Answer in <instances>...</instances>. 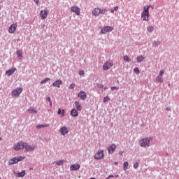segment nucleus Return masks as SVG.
Here are the masks:
<instances>
[{"instance_id":"1","label":"nucleus","mask_w":179,"mask_h":179,"mask_svg":"<svg viewBox=\"0 0 179 179\" xmlns=\"http://www.w3.org/2000/svg\"><path fill=\"white\" fill-rule=\"evenodd\" d=\"M152 8L153 9V6H145L143 9V12L141 13V19L143 22H149L150 19L149 17L150 16V14L149 13V8Z\"/></svg>"},{"instance_id":"2","label":"nucleus","mask_w":179,"mask_h":179,"mask_svg":"<svg viewBox=\"0 0 179 179\" xmlns=\"http://www.w3.org/2000/svg\"><path fill=\"white\" fill-rule=\"evenodd\" d=\"M152 138H144L139 141L138 143L141 148H149Z\"/></svg>"},{"instance_id":"3","label":"nucleus","mask_w":179,"mask_h":179,"mask_svg":"<svg viewBox=\"0 0 179 179\" xmlns=\"http://www.w3.org/2000/svg\"><path fill=\"white\" fill-rule=\"evenodd\" d=\"M107 12V9L101 8H95L92 10L93 16H100V15H104Z\"/></svg>"},{"instance_id":"4","label":"nucleus","mask_w":179,"mask_h":179,"mask_svg":"<svg viewBox=\"0 0 179 179\" xmlns=\"http://www.w3.org/2000/svg\"><path fill=\"white\" fill-rule=\"evenodd\" d=\"M25 146H27V143L20 141L13 145V149L14 150H23Z\"/></svg>"},{"instance_id":"5","label":"nucleus","mask_w":179,"mask_h":179,"mask_svg":"<svg viewBox=\"0 0 179 179\" xmlns=\"http://www.w3.org/2000/svg\"><path fill=\"white\" fill-rule=\"evenodd\" d=\"M25 157L23 156H19L14 158H12L9 160L8 164L9 166H12V164H16L17 163H19V162H22V160H24Z\"/></svg>"},{"instance_id":"6","label":"nucleus","mask_w":179,"mask_h":179,"mask_svg":"<svg viewBox=\"0 0 179 179\" xmlns=\"http://www.w3.org/2000/svg\"><path fill=\"white\" fill-rule=\"evenodd\" d=\"M114 30L113 27L105 26L101 30V34H106V33H110Z\"/></svg>"},{"instance_id":"7","label":"nucleus","mask_w":179,"mask_h":179,"mask_svg":"<svg viewBox=\"0 0 179 179\" xmlns=\"http://www.w3.org/2000/svg\"><path fill=\"white\" fill-rule=\"evenodd\" d=\"M71 12L75 13L77 16H80V8L76 6L71 8Z\"/></svg>"},{"instance_id":"8","label":"nucleus","mask_w":179,"mask_h":179,"mask_svg":"<svg viewBox=\"0 0 179 179\" xmlns=\"http://www.w3.org/2000/svg\"><path fill=\"white\" fill-rule=\"evenodd\" d=\"M23 92V89L22 88H17L12 92V96L13 97H19L20 95V93Z\"/></svg>"},{"instance_id":"9","label":"nucleus","mask_w":179,"mask_h":179,"mask_svg":"<svg viewBox=\"0 0 179 179\" xmlns=\"http://www.w3.org/2000/svg\"><path fill=\"white\" fill-rule=\"evenodd\" d=\"M94 158L96 159V160H101V159L104 158V150H101L98 152L95 155Z\"/></svg>"},{"instance_id":"10","label":"nucleus","mask_w":179,"mask_h":179,"mask_svg":"<svg viewBox=\"0 0 179 179\" xmlns=\"http://www.w3.org/2000/svg\"><path fill=\"white\" fill-rule=\"evenodd\" d=\"M48 16V11L47 10H42L40 12V17L44 20L45 19H47V17Z\"/></svg>"},{"instance_id":"11","label":"nucleus","mask_w":179,"mask_h":179,"mask_svg":"<svg viewBox=\"0 0 179 179\" xmlns=\"http://www.w3.org/2000/svg\"><path fill=\"white\" fill-rule=\"evenodd\" d=\"M59 132L62 135H63V136H65V135H68L69 130L68 129V127H66V126H64L60 128Z\"/></svg>"},{"instance_id":"12","label":"nucleus","mask_w":179,"mask_h":179,"mask_svg":"<svg viewBox=\"0 0 179 179\" xmlns=\"http://www.w3.org/2000/svg\"><path fill=\"white\" fill-rule=\"evenodd\" d=\"M113 63H110L108 62H105L103 66V71H108L111 69V68H113Z\"/></svg>"},{"instance_id":"13","label":"nucleus","mask_w":179,"mask_h":179,"mask_svg":"<svg viewBox=\"0 0 179 179\" xmlns=\"http://www.w3.org/2000/svg\"><path fill=\"white\" fill-rule=\"evenodd\" d=\"M16 29H17V24L14 23L12 24L11 26L8 29V32L12 34L16 31Z\"/></svg>"},{"instance_id":"14","label":"nucleus","mask_w":179,"mask_h":179,"mask_svg":"<svg viewBox=\"0 0 179 179\" xmlns=\"http://www.w3.org/2000/svg\"><path fill=\"white\" fill-rule=\"evenodd\" d=\"M115 149H117V145L115 144H111L110 146L108 148L109 155H113V153L115 152Z\"/></svg>"},{"instance_id":"15","label":"nucleus","mask_w":179,"mask_h":179,"mask_svg":"<svg viewBox=\"0 0 179 179\" xmlns=\"http://www.w3.org/2000/svg\"><path fill=\"white\" fill-rule=\"evenodd\" d=\"M78 97H80V100L85 101L86 100L87 95L85 91H80L78 94Z\"/></svg>"},{"instance_id":"16","label":"nucleus","mask_w":179,"mask_h":179,"mask_svg":"<svg viewBox=\"0 0 179 179\" xmlns=\"http://www.w3.org/2000/svg\"><path fill=\"white\" fill-rule=\"evenodd\" d=\"M24 149L27 152H33L36 149V145H29V143H27V146L24 147Z\"/></svg>"},{"instance_id":"17","label":"nucleus","mask_w":179,"mask_h":179,"mask_svg":"<svg viewBox=\"0 0 179 179\" xmlns=\"http://www.w3.org/2000/svg\"><path fill=\"white\" fill-rule=\"evenodd\" d=\"M79 169H80V165L79 164H75L70 166L71 171H76V170H79Z\"/></svg>"},{"instance_id":"18","label":"nucleus","mask_w":179,"mask_h":179,"mask_svg":"<svg viewBox=\"0 0 179 179\" xmlns=\"http://www.w3.org/2000/svg\"><path fill=\"white\" fill-rule=\"evenodd\" d=\"M74 104L77 111H82V105H80V102H79V101H76Z\"/></svg>"},{"instance_id":"19","label":"nucleus","mask_w":179,"mask_h":179,"mask_svg":"<svg viewBox=\"0 0 179 179\" xmlns=\"http://www.w3.org/2000/svg\"><path fill=\"white\" fill-rule=\"evenodd\" d=\"M15 177L23 178L26 176V171L23 170L20 173L14 172Z\"/></svg>"},{"instance_id":"20","label":"nucleus","mask_w":179,"mask_h":179,"mask_svg":"<svg viewBox=\"0 0 179 179\" xmlns=\"http://www.w3.org/2000/svg\"><path fill=\"white\" fill-rule=\"evenodd\" d=\"M60 85H62V80H57L56 81H55L52 84V86L54 87H58V88H60L61 86H59Z\"/></svg>"},{"instance_id":"21","label":"nucleus","mask_w":179,"mask_h":179,"mask_svg":"<svg viewBox=\"0 0 179 179\" xmlns=\"http://www.w3.org/2000/svg\"><path fill=\"white\" fill-rule=\"evenodd\" d=\"M15 71L16 68H13L12 69L6 71V75H7V76H10V75H13V73H15Z\"/></svg>"},{"instance_id":"22","label":"nucleus","mask_w":179,"mask_h":179,"mask_svg":"<svg viewBox=\"0 0 179 179\" xmlns=\"http://www.w3.org/2000/svg\"><path fill=\"white\" fill-rule=\"evenodd\" d=\"M71 115L72 117H78L79 115V113H78V110L76 109H72L71 111Z\"/></svg>"},{"instance_id":"23","label":"nucleus","mask_w":179,"mask_h":179,"mask_svg":"<svg viewBox=\"0 0 179 179\" xmlns=\"http://www.w3.org/2000/svg\"><path fill=\"white\" fill-rule=\"evenodd\" d=\"M57 114L58 115H61V117H64V116L65 115V110L62 109L61 110V108H59L57 111Z\"/></svg>"},{"instance_id":"24","label":"nucleus","mask_w":179,"mask_h":179,"mask_svg":"<svg viewBox=\"0 0 179 179\" xmlns=\"http://www.w3.org/2000/svg\"><path fill=\"white\" fill-rule=\"evenodd\" d=\"M17 55L19 59H22L23 58V55H22V50H17Z\"/></svg>"},{"instance_id":"25","label":"nucleus","mask_w":179,"mask_h":179,"mask_svg":"<svg viewBox=\"0 0 179 179\" xmlns=\"http://www.w3.org/2000/svg\"><path fill=\"white\" fill-rule=\"evenodd\" d=\"M143 61H145V57L143 56L137 57V62H142Z\"/></svg>"},{"instance_id":"26","label":"nucleus","mask_w":179,"mask_h":179,"mask_svg":"<svg viewBox=\"0 0 179 179\" xmlns=\"http://www.w3.org/2000/svg\"><path fill=\"white\" fill-rule=\"evenodd\" d=\"M128 166H129V164H128L127 162H124L123 169L124 171H127V170H128Z\"/></svg>"},{"instance_id":"27","label":"nucleus","mask_w":179,"mask_h":179,"mask_svg":"<svg viewBox=\"0 0 179 179\" xmlns=\"http://www.w3.org/2000/svg\"><path fill=\"white\" fill-rule=\"evenodd\" d=\"M47 127H50L49 124H45V125H43V124H39L38 126H36L37 129H41V128H47Z\"/></svg>"},{"instance_id":"28","label":"nucleus","mask_w":179,"mask_h":179,"mask_svg":"<svg viewBox=\"0 0 179 179\" xmlns=\"http://www.w3.org/2000/svg\"><path fill=\"white\" fill-rule=\"evenodd\" d=\"M123 59H124V61H126V62H131V58H129V57H128V55H124L123 57Z\"/></svg>"},{"instance_id":"29","label":"nucleus","mask_w":179,"mask_h":179,"mask_svg":"<svg viewBox=\"0 0 179 179\" xmlns=\"http://www.w3.org/2000/svg\"><path fill=\"white\" fill-rule=\"evenodd\" d=\"M28 113H31V114H37V110H36V109H28L27 110Z\"/></svg>"},{"instance_id":"30","label":"nucleus","mask_w":179,"mask_h":179,"mask_svg":"<svg viewBox=\"0 0 179 179\" xmlns=\"http://www.w3.org/2000/svg\"><path fill=\"white\" fill-rule=\"evenodd\" d=\"M157 82H159V83H163V78L162 76H158L157 78Z\"/></svg>"},{"instance_id":"31","label":"nucleus","mask_w":179,"mask_h":179,"mask_svg":"<svg viewBox=\"0 0 179 179\" xmlns=\"http://www.w3.org/2000/svg\"><path fill=\"white\" fill-rule=\"evenodd\" d=\"M56 164L57 166H62V164H64V160H59L56 162Z\"/></svg>"},{"instance_id":"32","label":"nucleus","mask_w":179,"mask_h":179,"mask_svg":"<svg viewBox=\"0 0 179 179\" xmlns=\"http://www.w3.org/2000/svg\"><path fill=\"white\" fill-rule=\"evenodd\" d=\"M134 71L135 72V73H136L137 75H139V73H141V71H139V69L138 67L134 68Z\"/></svg>"},{"instance_id":"33","label":"nucleus","mask_w":179,"mask_h":179,"mask_svg":"<svg viewBox=\"0 0 179 179\" xmlns=\"http://www.w3.org/2000/svg\"><path fill=\"white\" fill-rule=\"evenodd\" d=\"M48 80H50V78H45L44 80H43L41 82V85H44V83L48 82Z\"/></svg>"},{"instance_id":"34","label":"nucleus","mask_w":179,"mask_h":179,"mask_svg":"<svg viewBox=\"0 0 179 179\" xmlns=\"http://www.w3.org/2000/svg\"><path fill=\"white\" fill-rule=\"evenodd\" d=\"M153 29H154V27H148V28H147V30L148 31H153Z\"/></svg>"},{"instance_id":"35","label":"nucleus","mask_w":179,"mask_h":179,"mask_svg":"<svg viewBox=\"0 0 179 179\" xmlns=\"http://www.w3.org/2000/svg\"><path fill=\"white\" fill-rule=\"evenodd\" d=\"M69 89H75V83H72L69 85Z\"/></svg>"},{"instance_id":"36","label":"nucleus","mask_w":179,"mask_h":179,"mask_svg":"<svg viewBox=\"0 0 179 179\" xmlns=\"http://www.w3.org/2000/svg\"><path fill=\"white\" fill-rule=\"evenodd\" d=\"M108 100H110V98L108 96H106L103 99V103H107V101H108Z\"/></svg>"},{"instance_id":"37","label":"nucleus","mask_w":179,"mask_h":179,"mask_svg":"<svg viewBox=\"0 0 179 179\" xmlns=\"http://www.w3.org/2000/svg\"><path fill=\"white\" fill-rule=\"evenodd\" d=\"M163 73H164V71L163 70H161L160 72H159V75L158 76H163Z\"/></svg>"},{"instance_id":"38","label":"nucleus","mask_w":179,"mask_h":179,"mask_svg":"<svg viewBox=\"0 0 179 179\" xmlns=\"http://www.w3.org/2000/svg\"><path fill=\"white\" fill-rule=\"evenodd\" d=\"M78 73H79V75H80V76L85 75V71L82 70V71H80Z\"/></svg>"},{"instance_id":"39","label":"nucleus","mask_w":179,"mask_h":179,"mask_svg":"<svg viewBox=\"0 0 179 179\" xmlns=\"http://www.w3.org/2000/svg\"><path fill=\"white\" fill-rule=\"evenodd\" d=\"M98 87H99V89H103V88L104 87V85H101V84H99V85H98Z\"/></svg>"},{"instance_id":"40","label":"nucleus","mask_w":179,"mask_h":179,"mask_svg":"<svg viewBox=\"0 0 179 179\" xmlns=\"http://www.w3.org/2000/svg\"><path fill=\"white\" fill-rule=\"evenodd\" d=\"M138 166H139V164L138 163H136L134 164V169H138Z\"/></svg>"},{"instance_id":"41","label":"nucleus","mask_w":179,"mask_h":179,"mask_svg":"<svg viewBox=\"0 0 179 179\" xmlns=\"http://www.w3.org/2000/svg\"><path fill=\"white\" fill-rule=\"evenodd\" d=\"M115 89L117 90H118V87H111V90H115Z\"/></svg>"},{"instance_id":"42","label":"nucleus","mask_w":179,"mask_h":179,"mask_svg":"<svg viewBox=\"0 0 179 179\" xmlns=\"http://www.w3.org/2000/svg\"><path fill=\"white\" fill-rule=\"evenodd\" d=\"M47 101L51 102V98L50 97H48L46 98Z\"/></svg>"},{"instance_id":"43","label":"nucleus","mask_w":179,"mask_h":179,"mask_svg":"<svg viewBox=\"0 0 179 179\" xmlns=\"http://www.w3.org/2000/svg\"><path fill=\"white\" fill-rule=\"evenodd\" d=\"M34 1L36 2V5H38L40 0H34Z\"/></svg>"},{"instance_id":"44","label":"nucleus","mask_w":179,"mask_h":179,"mask_svg":"<svg viewBox=\"0 0 179 179\" xmlns=\"http://www.w3.org/2000/svg\"><path fill=\"white\" fill-rule=\"evenodd\" d=\"M119 155H120V156H122V155H124V152L120 151V152H119Z\"/></svg>"},{"instance_id":"45","label":"nucleus","mask_w":179,"mask_h":179,"mask_svg":"<svg viewBox=\"0 0 179 179\" xmlns=\"http://www.w3.org/2000/svg\"><path fill=\"white\" fill-rule=\"evenodd\" d=\"M114 10H115V11L117 12V10H118V6H115V7L114 8Z\"/></svg>"},{"instance_id":"46","label":"nucleus","mask_w":179,"mask_h":179,"mask_svg":"<svg viewBox=\"0 0 179 179\" xmlns=\"http://www.w3.org/2000/svg\"><path fill=\"white\" fill-rule=\"evenodd\" d=\"M154 45L156 47L157 45V42H154Z\"/></svg>"},{"instance_id":"47","label":"nucleus","mask_w":179,"mask_h":179,"mask_svg":"<svg viewBox=\"0 0 179 179\" xmlns=\"http://www.w3.org/2000/svg\"><path fill=\"white\" fill-rule=\"evenodd\" d=\"M50 103V107H52V101H50V102H49Z\"/></svg>"},{"instance_id":"48","label":"nucleus","mask_w":179,"mask_h":179,"mask_svg":"<svg viewBox=\"0 0 179 179\" xmlns=\"http://www.w3.org/2000/svg\"><path fill=\"white\" fill-rule=\"evenodd\" d=\"M115 166H117L118 164V162H114Z\"/></svg>"},{"instance_id":"49","label":"nucleus","mask_w":179,"mask_h":179,"mask_svg":"<svg viewBox=\"0 0 179 179\" xmlns=\"http://www.w3.org/2000/svg\"><path fill=\"white\" fill-rule=\"evenodd\" d=\"M114 10H110V13H114Z\"/></svg>"},{"instance_id":"50","label":"nucleus","mask_w":179,"mask_h":179,"mask_svg":"<svg viewBox=\"0 0 179 179\" xmlns=\"http://www.w3.org/2000/svg\"><path fill=\"white\" fill-rule=\"evenodd\" d=\"M109 177H110V178H111L114 177V176L110 175V176H109Z\"/></svg>"},{"instance_id":"51","label":"nucleus","mask_w":179,"mask_h":179,"mask_svg":"<svg viewBox=\"0 0 179 179\" xmlns=\"http://www.w3.org/2000/svg\"><path fill=\"white\" fill-rule=\"evenodd\" d=\"M111 178V176H108L106 179H110Z\"/></svg>"},{"instance_id":"52","label":"nucleus","mask_w":179,"mask_h":179,"mask_svg":"<svg viewBox=\"0 0 179 179\" xmlns=\"http://www.w3.org/2000/svg\"><path fill=\"white\" fill-rule=\"evenodd\" d=\"M111 178V176H108L106 179H110Z\"/></svg>"},{"instance_id":"53","label":"nucleus","mask_w":179,"mask_h":179,"mask_svg":"<svg viewBox=\"0 0 179 179\" xmlns=\"http://www.w3.org/2000/svg\"><path fill=\"white\" fill-rule=\"evenodd\" d=\"M0 141H2V138L0 137Z\"/></svg>"},{"instance_id":"54","label":"nucleus","mask_w":179,"mask_h":179,"mask_svg":"<svg viewBox=\"0 0 179 179\" xmlns=\"http://www.w3.org/2000/svg\"><path fill=\"white\" fill-rule=\"evenodd\" d=\"M166 110H169V108H166Z\"/></svg>"},{"instance_id":"55","label":"nucleus","mask_w":179,"mask_h":179,"mask_svg":"<svg viewBox=\"0 0 179 179\" xmlns=\"http://www.w3.org/2000/svg\"><path fill=\"white\" fill-rule=\"evenodd\" d=\"M104 89L106 90V89H107V87H105Z\"/></svg>"},{"instance_id":"56","label":"nucleus","mask_w":179,"mask_h":179,"mask_svg":"<svg viewBox=\"0 0 179 179\" xmlns=\"http://www.w3.org/2000/svg\"><path fill=\"white\" fill-rule=\"evenodd\" d=\"M0 179H1V178H0Z\"/></svg>"}]
</instances>
